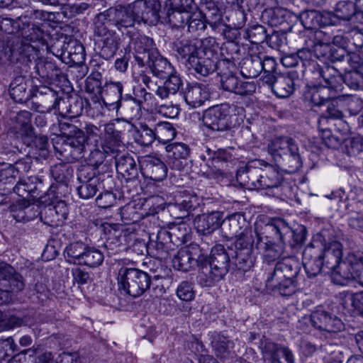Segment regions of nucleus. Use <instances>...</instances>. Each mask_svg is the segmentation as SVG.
Wrapping results in <instances>:
<instances>
[{
	"label": "nucleus",
	"instance_id": "52",
	"mask_svg": "<svg viewBox=\"0 0 363 363\" xmlns=\"http://www.w3.org/2000/svg\"><path fill=\"white\" fill-rule=\"evenodd\" d=\"M71 38L70 36L61 34L55 40L53 39L51 45L49 47L50 52L62 61V57L65 56L67 51V45Z\"/></svg>",
	"mask_w": 363,
	"mask_h": 363
},
{
	"label": "nucleus",
	"instance_id": "43",
	"mask_svg": "<svg viewBox=\"0 0 363 363\" xmlns=\"http://www.w3.org/2000/svg\"><path fill=\"white\" fill-rule=\"evenodd\" d=\"M118 289L123 291L128 298H134L135 295H131L130 291V284H134L136 281V269L135 268H122L119 271Z\"/></svg>",
	"mask_w": 363,
	"mask_h": 363
},
{
	"label": "nucleus",
	"instance_id": "33",
	"mask_svg": "<svg viewBox=\"0 0 363 363\" xmlns=\"http://www.w3.org/2000/svg\"><path fill=\"white\" fill-rule=\"evenodd\" d=\"M264 168H262L259 189H268L280 187L284 180L282 174L271 165L264 164Z\"/></svg>",
	"mask_w": 363,
	"mask_h": 363
},
{
	"label": "nucleus",
	"instance_id": "62",
	"mask_svg": "<svg viewBox=\"0 0 363 363\" xmlns=\"http://www.w3.org/2000/svg\"><path fill=\"white\" fill-rule=\"evenodd\" d=\"M62 13L65 16L72 18L77 14L84 13L88 8L89 4L84 2L75 3L72 4H62Z\"/></svg>",
	"mask_w": 363,
	"mask_h": 363
},
{
	"label": "nucleus",
	"instance_id": "2",
	"mask_svg": "<svg viewBox=\"0 0 363 363\" xmlns=\"http://www.w3.org/2000/svg\"><path fill=\"white\" fill-rule=\"evenodd\" d=\"M140 43L145 47L140 46L138 49V67L142 68L138 82L141 80L150 91H154L156 83L154 82L149 74L166 79L172 74L174 67L168 60L162 57L153 48V40L148 37H143Z\"/></svg>",
	"mask_w": 363,
	"mask_h": 363
},
{
	"label": "nucleus",
	"instance_id": "49",
	"mask_svg": "<svg viewBox=\"0 0 363 363\" xmlns=\"http://www.w3.org/2000/svg\"><path fill=\"white\" fill-rule=\"evenodd\" d=\"M190 11H183L182 9H173L169 6L167 11V18L168 22L173 27L183 28L186 26V21L189 18Z\"/></svg>",
	"mask_w": 363,
	"mask_h": 363
},
{
	"label": "nucleus",
	"instance_id": "56",
	"mask_svg": "<svg viewBox=\"0 0 363 363\" xmlns=\"http://www.w3.org/2000/svg\"><path fill=\"white\" fill-rule=\"evenodd\" d=\"M213 347L217 356L221 358L227 357L231 352H234V342L225 337H219Z\"/></svg>",
	"mask_w": 363,
	"mask_h": 363
},
{
	"label": "nucleus",
	"instance_id": "61",
	"mask_svg": "<svg viewBox=\"0 0 363 363\" xmlns=\"http://www.w3.org/2000/svg\"><path fill=\"white\" fill-rule=\"evenodd\" d=\"M40 220L49 226L58 225L62 223L52 205L43 207L41 210Z\"/></svg>",
	"mask_w": 363,
	"mask_h": 363
},
{
	"label": "nucleus",
	"instance_id": "13",
	"mask_svg": "<svg viewBox=\"0 0 363 363\" xmlns=\"http://www.w3.org/2000/svg\"><path fill=\"white\" fill-rule=\"evenodd\" d=\"M50 85L35 84L33 86V97L36 100L33 103L35 110L41 113H50L59 110L60 102L62 100V92H59Z\"/></svg>",
	"mask_w": 363,
	"mask_h": 363
},
{
	"label": "nucleus",
	"instance_id": "38",
	"mask_svg": "<svg viewBox=\"0 0 363 363\" xmlns=\"http://www.w3.org/2000/svg\"><path fill=\"white\" fill-rule=\"evenodd\" d=\"M320 76L325 82V86L335 91L342 89L343 77L335 67L325 66L319 71Z\"/></svg>",
	"mask_w": 363,
	"mask_h": 363
},
{
	"label": "nucleus",
	"instance_id": "21",
	"mask_svg": "<svg viewBox=\"0 0 363 363\" xmlns=\"http://www.w3.org/2000/svg\"><path fill=\"white\" fill-rule=\"evenodd\" d=\"M260 348L264 358L269 363H294V354L286 347L264 340L262 342Z\"/></svg>",
	"mask_w": 363,
	"mask_h": 363
},
{
	"label": "nucleus",
	"instance_id": "7",
	"mask_svg": "<svg viewBox=\"0 0 363 363\" xmlns=\"http://www.w3.org/2000/svg\"><path fill=\"white\" fill-rule=\"evenodd\" d=\"M268 152L274 161L289 173H294L301 167L298 145L291 138L281 136L274 138L268 145Z\"/></svg>",
	"mask_w": 363,
	"mask_h": 363
},
{
	"label": "nucleus",
	"instance_id": "27",
	"mask_svg": "<svg viewBox=\"0 0 363 363\" xmlns=\"http://www.w3.org/2000/svg\"><path fill=\"white\" fill-rule=\"evenodd\" d=\"M221 220V213L218 211H213L197 216L194 220V224L199 234L208 235L220 228Z\"/></svg>",
	"mask_w": 363,
	"mask_h": 363
},
{
	"label": "nucleus",
	"instance_id": "50",
	"mask_svg": "<svg viewBox=\"0 0 363 363\" xmlns=\"http://www.w3.org/2000/svg\"><path fill=\"white\" fill-rule=\"evenodd\" d=\"M188 26V31L190 33H196L197 31H203L206 28V16L201 11L195 12H189V18L186 21Z\"/></svg>",
	"mask_w": 363,
	"mask_h": 363
},
{
	"label": "nucleus",
	"instance_id": "51",
	"mask_svg": "<svg viewBox=\"0 0 363 363\" xmlns=\"http://www.w3.org/2000/svg\"><path fill=\"white\" fill-rule=\"evenodd\" d=\"M62 187L59 185L51 184L48 190L43 195L40 194L35 201H38L40 204H43L44 206L53 205L58 201L57 200L62 198V194L59 192Z\"/></svg>",
	"mask_w": 363,
	"mask_h": 363
},
{
	"label": "nucleus",
	"instance_id": "25",
	"mask_svg": "<svg viewBox=\"0 0 363 363\" xmlns=\"http://www.w3.org/2000/svg\"><path fill=\"white\" fill-rule=\"evenodd\" d=\"M35 72L39 76V84L51 85L59 79L62 74L61 69L53 62L43 59H37L34 62Z\"/></svg>",
	"mask_w": 363,
	"mask_h": 363
},
{
	"label": "nucleus",
	"instance_id": "3",
	"mask_svg": "<svg viewBox=\"0 0 363 363\" xmlns=\"http://www.w3.org/2000/svg\"><path fill=\"white\" fill-rule=\"evenodd\" d=\"M230 249L223 245L214 246L208 257L199 255L197 266L199 267L197 281L202 287H209L221 280L229 271L231 264Z\"/></svg>",
	"mask_w": 363,
	"mask_h": 363
},
{
	"label": "nucleus",
	"instance_id": "1",
	"mask_svg": "<svg viewBox=\"0 0 363 363\" xmlns=\"http://www.w3.org/2000/svg\"><path fill=\"white\" fill-rule=\"evenodd\" d=\"M342 257V245L336 240L331 241L324 246L319 242L308 245L303 252V264L309 277H315L323 269L327 273L333 272V279L337 284L343 285L350 279V273L341 275L337 267Z\"/></svg>",
	"mask_w": 363,
	"mask_h": 363
},
{
	"label": "nucleus",
	"instance_id": "22",
	"mask_svg": "<svg viewBox=\"0 0 363 363\" xmlns=\"http://www.w3.org/2000/svg\"><path fill=\"white\" fill-rule=\"evenodd\" d=\"M155 118L150 112L140 113L138 117V143L148 147L157 137L154 130Z\"/></svg>",
	"mask_w": 363,
	"mask_h": 363
},
{
	"label": "nucleus",
	"instance_id": "48",
	"mask_svg": "<svg viewBox=\"0 0 363 363\" xmlns=\"http://www.w3.org/2000/svg\"><path fill=\"white\" fill-rule=\"evenodd\" d=\"M104 259V253L101 250L88 245L84 256H82L80 265H85L91 268L97 267L102 264Z\"/></svg>",
	"mask_w": 363,
	"mask_h": 363
},
{
	"label": "nucleus",
	"instance_id": "5",
	"mask_svg": "<svg viewBox=\"0 0 363 363\" xmlns=\"http://www.w3.org/2000/svg\"><path fill=\"white\" fill-rule=\"evenodd\" d=\"M298 267L294 260L284 258L278 262L268 277L266 284L269 289L283 296H289L296 290Z\"/></svg>",
	"mask_w": 363,
	"mask_h": 363
},
{
	"label": "nucleus",
	"instance_id": "57",
	"mask_svg": "<svg viewBox=\"0 0 363 363\" xmlns=\"http://www.w3.org/2000/svg\"><path fill=\"white\" fill-rule=\"evenodd\" d=\"M16 350L17 345L11 336L0 338V360L11 357Z\"/></svg>",
	"mask_w": 363,
	"mask_h": 363
},
{
	"label": "nucleus",
	"instance_id": "15",
	"mask_svg": "<svg viewBox=\"0 0 363 363\" xmlns=\"http://www.w3.org/2000/svg\"><path fill=\"white\" fill-rule=\"evenodd\" d=\"M254 238L247 242H235V250L230 249L231 264L238 270L247 272L254 265L255 257L253 256Z\"/></svg>",
	"mask_w": 363,
	"mask_h": 363
},
{
	"label": "nucleus",
	"instance_id": "63",
	"mask_svg": "<svg viewBox=\"0 0 363 363\" xmlns=\"http://www.w3.org/2000/svg\"><path fill=\"white\" fill-rule=\"evenodd\" d=\"M138 106L140 107V113L150 112L149 109L152 106V94L147 92L145 88L143 87L140 90V95L138 94Z\"/></svg>",
	"mask_w": 363,
	"mask_h": 363
},
{
	"label": "nucleus",
	"instance_id": "6",
	"mask_svg": "<svg viewBox=\"0 0 363 363\" xmlns=\"http://www.w3.org/2000/svg\"><path fill=\"white\" fill-rule=\"evenodd\" d=\"M60 134L65 138L62 146L72 160H79L84 157L86 145H89L90 137L94 134L96 126L86 125L84 132L76 125L69 122H59Z\"/></svg>",
	"mask_w": 363,
	"mask_h": 363
},
{
	"label": "nucleus",
	"instance_id": "60",
	"mask_svg": "<svg viewBox=\"0 0 363 363\" xmlns=\"http://www.w3.org/2000/svg\"><path fill=\"white\" fill-rule=\"evenodd\" d=\"M177 296L184 301H192L195 297L193 284L188 281H182L177 289Z\"/></svg>",
	"mask_w": 363,
	"mask_h": 363
},
{
	"label": "nucleus",
	"instance_id": "23",
	"mask_svg": "<svg viewBox=\"0 0 363 363\" xmlns=\"http://www.w3.org/2000/svg\"><path fill=\"white\" fill-rule=\"evenodd\" d=\"M294 74H277L276 76L265 77V84L272 88L274 94L279 98L289 97L294 91Z\"/></svg>",
	"mask_w": 363,
	"mask_h": 363
},
{
	"label": "nucleus",
	"instance_id": "41",
	"mask_svg": "<svg viewBox=\"0 0 363 363\" xmlns=\"http://www.w3.org/2000/svg\"><path fill=\"white\" fill-rule=\"evenodd\" d=\"M261 67V56L252 55L243 59L240 64V73L246 78H255L262 72Z\"/></svg>",
	"mask_w": 363,
	"mask_h": 363
},
{
	"label": "nucleus",
	"instance_id": "53",
	"mask_svg": "<svg viewBox=\"0 0 363 363\" xmlns=\"http://www.w3.org/2000/svg\"><path fill=\"white\" fill-rule=\"evenodd\" d=\"M0 29L9 34H15L20 33L22 36H28L24 30V28L20 29V22L18 20H13L9 18H4L0 21Z\"/></svg>",
	"mask_w": 363,
	"mask_h": 363
},
{
	"label": "nucleus",
	"instance_id": "44",
	"mask_svg": "<svg viewBox=\"0 0 363 363\" xmlns=\"http://www.w3.org/2000/svg\"><path fill=\"white\" fill-rule=\"evenodd\" d=\"M123 86L121 83L111 82L105 84L100 97L106 104H113L122 99Z\"/></svg>",
	"mask_w": 363,
	"mask_h": 363
},
{
	"label": "nucleus",
	"instance_id": "8",
	"mask_svg": "<svg viewBox=\"0 0 363 363\" xmlns=\"http://www.w3.org/2000/svg\"><path fill=\"white\" fill-rule=\"evenodd\" d=\"M111 27H116L118 30L122 28H131L128 30L126 35L130 38V44L134 46L136 40L134 39L135 34V23L136 22V6L135 1L131 2L125 6L118 5L111 7L104 12H101L96 16Z\"/></svg>",
	"mask_w": 363,
	"mask_h": 363
},
{
	"label": "nucleus",
	"instance_id": "59",
	"mask_svg": "<svg viewBox=\"0 0 363 363\" xmlns=\"http://www.w3.org/2000/svg\"><path fill=\"white\" fill-rule=\"evenodd\" d=\"M300 21L306 29L313 30L318 27V11L315 10L306 11L301 13Z\"/></svg>",
	"mask_w": 363,
	"mask_h": 363
},
{
	"label": "nucleus",
	"instance_id": "9",
	"mask_svg": "<svg viewBox=\"0 0 363 363\" xmlns=\"http://www.w3.org/2000/svg\"><path fill=\"white\" fill-rule=\"evenodd\" d=\"M236 108V106L227 103L209 107L203 113L204 126L216 132L231 130L240 123L235 114Z\"/></svg>",
	"mask_w": 363,
	"mask_h": 363
},
{
	"label": "nucleus",
	"instance_id": "31",
	"mask_svg": "<svg viewBox=\"0 0 363 363\" xmlns=\"http://www.w3.org/2000/svg\"><path fill=\"white\" fill-rule=\"evenodd\" d=\"M343 125L344 130L342 133H333L330 129L325 126H323V128H318L322 132V140L323 143L329 148L337 149L343 143H346L345 145L347 147L349 144L352 147L354 140L353 139L348 138L347 125L345 123H343Z\"/></svg>",
	"mask_w": 363,
	"mask_h": 363
},
{
	"label": "nucleus",
	"instance_id": "55",
	"mask_svg": "<svg viewBox=\"0 0 363 363\" xmlns=\"http://www.w3.org/2000/svg\"><path fill=\"white\" fill-rule=\"evenodd\" d=\"M157 134L158 140L166 143L175 138L177 132L171 123L163 122L158 125Z\"/></svg>",
	"mask_w": 363,
	"mask_h": 363
},
{
	"label": "nucleus",
	"instance_id": "64",
	"mask_svg": "<svg viewBox=\"0 0 363 363\" xmlns=\"http://www.w3.org/2000/svg\"><path fill=\"white\" fill-rule=\"evenodd\" d=\"M347 39L349 49H351V46H354L356 50L363 51V33L359 30H352L347 33Z\"/></svg>",
	"mask_w": 363,
	"mask_h": 363
},
{
	"label": "nucleus",
	"instance_id": "54",
	"mask_svg": "<svg viewBox=\"0 0 363 363\" xmlns=\"http://www.w3.org/2000/svg\"><path fill=\"white\" fill-rule=\"evenodd\" d=\"M247 38L251 43L259 44L265 41L267 38V31L264 26L255 25L246 31Z\"/></svg>",
	"mask_w": 363,
	"mask_h": 363
},
{
	"label": "nucleus",
	"instance_id": "20",
	"mask_svg": "<svg viewBox=\"0 0 363 363\" xmlns=\"http://www.w3.org/2000/svg\"><path fill=\"white\" fill-rule=\"evenodd\" d=\"M133 199L121 209V216L125 225V241L129 247H134L136 244V203Z\"/></svg>",
	"mask_w": 363,
	"mask_h": 363
},
{
	"label": "nucleus",
	"instance_id": "17",
	"mask_svg": "<svg viewBox=\"0 0 363 363\" xmlns=\"http://www.w3.org/2000/svg\"><path fill=\"white\" fill-rule=\"evenodd\" d=\"M262 164H264L263 162L255 160L249 162L245 166L240 167L236 173L237 181L240 185L248 189H259V180L262 177V167L260 166Z\"/></svg>",
	"mask_w": 363,
	"mask_h": 363
},
{
	"label": "nucleus",
	"instance_id": "19",
	"mask_svg": "<svg viewBox=\"0 0 363 363\" xmlns=\"http://www.w3.org/2000/svg\"><path fill=\"white\" fill-rule=\"evenodd\" d=\"M311 322L315 328L328 333H338L344 328V324L339 318L322 309L311 313Z\"/></svg>",
	"mask_w": 363,
	"mask_h": 363
},
{
	"label": "nucleus",
	"instance_id": "11",
	"mask_svg": "<svg viewBox=\"0 0 363 363\" xmlns=\"http://www.w3.org/2000/svg\"><path fill=\"white\" fill-rule=\"evenodd\" d=\"M111 26L95 17L94 23V38L100 48L99 55L105 60L114 57L119 47L120 38Z\"/></svg>",
	"mask_w": 363,
	"mask_h": 363
},
{
	"label": "nucleus",
	"instance_id": "34",
	"mask_svg": "<svg viewBox=\"0 0 363 363\" xmlns=\"http://www.w3.org/2000/svg\"><path fill=\"white\" fill-rule=\"evenodd\" d=\"M9 94L14 101L26 103L33 97V89H28L25 79L18 77L10 84Z\"/></svg>",
	"mask_w": 363,
	"mask_h": 363
},
{
	"label": "nucleus",
	"instance_id": "4",
	"mask_svg": "<svg viewBox=\"0 0 363 363\" xmlns=\"http://www.w3.org/2000/svg\"><path fill=\"white\" fill-rule=\"evenodd\" d=\"M291 233V228L283 219H274L265 225L263 234L258 236V248L262 250L264 260L268 263L281 257L284 253V241Z\"/></svg>",
	"mask_w": 363,
	"mask_h": 363
},
{
	"label": "nucleus",
	"instance_id": "39",
	"mask_svg": "<svg viewBox=\"0 0 363 363\" xmlns=\"http://www.w3.org/2000/svg\"><path fill=\"white\" fill-rule=\"evenodd\" d=\"M17 177L11 164H9L5 167L0 166V191H6V193L1 194L2 199L0 200V205L10 203V201L7 200L8 198L6 196V194H8V189L13 187Z\"/></svg>",
	"mask_w": 363,
	"mask_h": 363
},
{
	"label": "nucleus",
	"instance_id": "42",
	"mask_svg": "<svg viewBox=\"0 0 363 363\" xmlns=\"http://www.w3.org/2000/svg\"><path fill=\"white\" fill-rule=\"evenodd\" d=\"M87 246V245L82 242L70 243L64 251V257L66 262L73 264H81L82 256H84Z\"/></svg>",
	"mask_w": 363,
	"mask_h": 363
},
{
	"label": "nucleus",
	"instance_id": "40",
	"mask_svg": "<svg viewBox=\"0 0 363 363\" xmlns=\"http://www.w3.org/2000/svg\"><path fill=\"white\" fill-rule=\"evenodd\" d=\"M125 230L123 224L119 223H107L104 226L105 233L108 235V238L104 243V247L114 251L121 244V237L122 233L125 237Z\"/></svg>",
	"mask_w": 363,
	"mask_h": 363
},
{
	"label": "nucleus",
	"instance_id": "30",
	"mask_svg": "<svg viewBox=\"0 0 363 363\" xmlns=\"http://www.w3.org/2000/svg\"><path fill=\"white\" fill-rule=\"evenodd\" d=\"M198 250L197 247L194 246L179 250L172 259L173 267L182 272H188L191 269L195 264H197L196 259L199 256L192 250Z\"/></svg>",
	"mask_w": 363,
	"mask_h": 363
},
{
	"label": "nucleus",
	"instance_id": "35",
	"mask_svg": "<svg viewBox=\"0 0 363 363\" xmlns=\"http://www.w3.org/2000/svg\"><path fill=\"white\" fill-rule=\"evenodd\" d=\"M85 60V50L82 43L71 38L67 45V51L62 57V62L67 65H82Z\"/></svg>",
	"mask_w": 363,
	"mask_h": 363
},
{
	"label": "nucleus",
	"instance_id": "45",
	"mask_svg": "<svg viewBox=\"0 0 363 363\" xmlns=\"http://www.w3.org/2000/svg\"><path fill=\"white\" fill-rule=\"evenodd\" d=\"M74 169L67 163H59L51 169L53 179L61 184L67 186L73 177Z\"/></svg>",
	"mask_w": 363,
	"mask_h": 363
},
{
	"label": "nucleus",
	"instance_id": "14",
	"mask_svg": "<svg viewBox=\"0 0 363 363\" xmlns=\"http://www.w3.org/2000/svg\"><path fill=\"white\" fill-rule=\"evenodd\" d=\"M116 164L118 172L124 177L122 193L127 199H133L136 196V167L135 162L132 156L123 155L116 159Z\"/></svg>",
	"mask_w": 363,
	"mask_h": 363
},
{
	"label": "nucleus",
	"instance_id": "12",
	"mask_svg": "<svg viewBox=\"0 0 363 363\" xmlns=\"http://www.w3.org/2000/svg\"><path fill=\"white\" fill-rule=\"evenodd\" d=\"M220 230L227 240L236 238L240 242L254 238L253 231L245 216L240 213L233 214L221 221Z\"/></svg>",
	"mask_w": 363,
	"mask_h": 363
},
{
	"label": "nucleus",
	"instance_id": "24",
	"mask_svg": "<svg viewBox=\"0 0 363 363\" xmlns=\"http://www.w3.org/2000/svg\"><path fill=\"white\" fill-rule=\"evenodd\" d=\"M43 189L44 186L40 179L37 177H30L27 180L18 181L12 188L8 189L7 193L13 191L22 197V199H31L35 201Z\"/></svg>",
	"mask_w": 363,
	"mask_h": 363
},
{
	"label": "nucleus",
	"instance_id": "10",
	"mask_svg": "<svg viewBox=\"0 0 363 363\" xmlns=\"http://www.w3.org/2000/svg\"><path fill=\"white\" fill-rule=\"evenodd\" d=\"M233 148L218 149L216 151L208 150L211 164L206 163L203 167L202 172L207 178L217 179L223 182L225 179L231 177L229 169H223L235 164L237 160L233 155Z\"/></svg>",
	"mask_w": 363,
	"mask_h": 363
},
{
	"label": "nucleus",
	"instance_id": "26",
	"mask_svg": "<svg viewBox=\"0 0 363 363\" xmlns=\"http://www.w3.org/2000/svg\"><path fill=\"white\" fill-rule=\"evenodd\" d=\"M0 284L18 293L25 287L23 278L14 267L6 262L0 263Z\"/></svg>",
	"mask_w": 363,
	"mask_h": 363
},
{
	"label": "nucleus",
	"instance_id": "47",
	"mask_svg": "<svg viewBox=\"0 0 363 363\" xmlns=\"http://www.w3.org/2000/svg\"><path fill=\"white\" fill-rule=\"evenodd\" d=\"M104 182L103 180L93 179L89 182L80 183V185L77 187L79 196L84 199L92 198L100 189H104Z\"/></svg>",
	"mask_w": 363,
	"mask_h": 363
},
{
	"label": "nucleus",
	"instance_id": "37",
	"mask_svg": "<svg viewBox=\"0 0 363 363\" xmlns=\"http://www.w3.org/2000/svg\"><path fill=\"white\" fill-rule=\"evenodd\" d=\"M93 179L105 181L106 179H111L112 175L110 172H101L96 166L89 164H82L77 169V180L79 183H85L93 180Z\"/></svg>",
	"mask_w": 363,
	"mask_h": 363
},
{
	"label": "nucleus",
	"instance_id": "32",
	"mask_svg": "<svg viewBox=\"0 0 363 363\" xmlns=\"http://www.w3.org/2000/svg\"><path fill=\"white\" fill-rule=\"evenodd\" d=\"M201 48L202 46L199 47L196 42L189 39L177 40L173 43V50L177 52V57L184 60L187 65Z\"/></svg>",
	"mask_w": 363,
	"mask_h": 363
},
{
	"label": "nucleus",
	"instance_id": "16",
	"mask_svg": "<svg viewBox=\"0 0 363 363\" xmlns=\"http://www.w3.org/2000/svg\"><path fill=\"white\" fill-rule=\"evenodd\" d=\"M142 175L155 182L162 181L167 174V167L158 157L152 155L140 157L138 159Z\"/></svg>",
	"mask_w": 363,
	"mask_h": 363
},
{
	"label": "nucleus",
	"instance_id": "18",
	"mask_svg": "<svg viewBox=\"0 0 363 363\" xmlns=\"http://www.w3.org/2000/svg\"><path fill=\"white\" fill-rule=\"evenodd\" d=\"M195 57L188 65L196 73L207 76L216 70L218 58L212 49L203 45Z\"/></svg>",
	"mask_w": 363,
	"mask_h": 363
},
{
	"label": "nucleus",
	"instance_id": "29",
	"mask_svg": "<svg viewBox=\"0 0 363 363\" xmlns=\"http://www.w3.org/2000/svg\"><path fill=\"white\" fill-rule=\"evenodd\" d=\"M210 98V91L206 85L199 83L189 84L184 93L187 104L193 108L202 106Z\"/></svg>",
	"mask_w": 363,
	"mask_h": 363
},
{
	"label": "nucleus",
	"instance_id": "46",
	"mask_svg": "<svg viewBox=\"0 0 363 363\" xmlns=\"http://www.w3.org/2000/svg\"><path fill=\"white\" fill-rule=\"evenodd\" d=\"M356 3L354 4L352 1L346 0H341L338 1L336 4L334 13L337 21H352L356 13Z\"/></svg>",
	"mask_w": 363,
	"mask_h": 363
},
{
	"label": "nucleus",
	"instance_id": "28",
	"mask_svg": "<svg viewBox=\"0 0 363 363\" xmlns=\"http://www.w3.org/2000/svg\"><path fill=\"white\" fill-rule=\"evenodd\" d=\"M161 4L159 0H138V18L147 24L159 21Z\"/></svg>",
	"mask_w": 363,
	"mask_h": 363
},
{
	"label": "nucleus",
	"instance_id": "36",
	"mask_svg": "<svg viewBox=\"0 0 363 363\" xmlns=\"http://www.w3.org/2000/svg\"><path fill=\"white\" fill-rule=\"evenodd\" d=\"M349 98H350V95H341L334 97L328 101L326 111L320 117L318 121V128H323V126H325L330 119H342L343 113L337 108V105L339 102H342Z\"/></svg>",
	"mask_w": 363,
	"mask_h": 363
},
{
	"label": "nucleus",
	"instance_id": "58",
	"mask_svg": "<svg viewBox=\"0 0 363 363\" xmlns=\"http://www.w3.org/2000/svg\"><path fill=\"white\" fill-rule=\"evenodd\" d=\"M169 152V157H173L174 159L178 160L179 159H186L189 155V147L184 143H174L167 147Z\"/></svg>",
	"mask_w": 363,
	"mask_h": 363
}]
</instances>
